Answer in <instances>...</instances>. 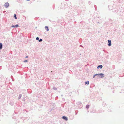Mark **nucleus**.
Returning a JSON list of instances; mask_svg holds the SVG:
<instances>
[{"instance_id":"nucleus-1","label":"nucleus","mask_w":124,"mask_h":124,"mask_svg":"<svg viewBox=\"0 0 124 124\" xmlns=\"http://www.w3.org/2000/svg\"><path fill=\"white\" fill-rule=\"evenodd\" d=\"M8 6H9V4L7 2L5 4V5H4V6H5V7L6 8H8Z\"/></svg>"},{"instance_id":"nucleus-2","label":"nucleus","mask_w":124,"mask_h":124,"mask_svg":"<svg viewBox=\"0 0 124 124\" xmlns=\"http://www.w3.org/2000/svg\"><path fill=\"white\" fill-rule=\"evenodd\" d=\"M108 45L109 46H110L111 45V41L110 40H108Z\"/></svg>"},{"instance_id":"nucleus-3","label":"nucleus","mask_w":124,"mask_h":124,"mask_svg":"<svg viewBox=\"0 0 124 124\" xmlns=\"http://www.w3.org/2000/svg\"><path fill=\"white\" fill-rule=\"evenodd\" d=\"M104 75V74L102 73H101V74H96L94 75V76H96V75H102V77H103V75Z\"/></svg>"},{"instance_id":"nucleus-4","label":"nucleus","mask_w":124,"mask_h":124,"mask_svg":"<svg viewBox=\"0 0 124 124\" xmlns=\"http://www.w3.org/2000/svg\"><path fill=\"white\" fill-rule=\"evenodd\" d=\"M102 65H100L98 66L97 67V68L98 69H99V68H100L101 69L102 68Z\"/></svg>"},{"instance_id":"nucleus-5","label":"nucleus","mask_w":124,"mask_h":124,"mask_svg":"<svg viewBox=\"0 0 124 124\" xmlns=\"http://www.w3.org/2000/svg\"><path fill=\"white\" fill-rule=\"evenodd\" d=\"M45 29H47L46 31H49V29L48 28V27L47 26H46L45 27Z\"/></svg>"},{"instance_id":"nucleus-6","label":"nucleus","mask_w":124,"mask_h":124,"mask_svg":"<svg viewBox=\"0 0 124 124\" xmlns=\"http://www.w3.org/2000/svg\"><path fill=\"white\" fill-rule=\"evenodd\" d=\"M62 118H63V119H65V120H67V118L65 116H63L62 117Z\"/></svg>"},{"instance_id":"nucleus-7","label":"nucleus","mask_w":124,"mask_h":124,"mask_svg":"<svg viewBox=\"0 0 124 124\" xmlns=\"http://www.w3.org/2000/svg\"><path fill=\"white\" fill-rule=\"evenodd\" d=\"M2 47V44L0 43V49H1Z\"/></svg>"},{"instance_id":"nucleus-8","label":"nucleus","mask_w":124,"mask_h":124,"mask_svg":"<svg viewBox=\"0 0 124 124\" xmlns=\"http://www.w3.org/2000/svg\"><path fill=\"white\" fill-rule=\"evenodd\" d=\"M89 84V82L88 81H87L85 83V85L87 84V85H88Z\"/></svg>"},{"instance_id":"nucleus-9","label":"nucleus","mask_w":124,"mask_h":124,"mask_svg":"<svg viewBox=\"0 0 124 124\" xmlns=\"http://www.w3.org/2000/svg\"><path fill=\"white\" fill-rule=\"evenodd\" d=\"M14 17H15V19H16L17 18L16 17V14H14Z\"/></svg>"},{"instance_id":"nucleus-10","label":"nucleus","mask_w":124,"mask_h":124,"mask_svg":"<svg viewBox=\"0 0 124 124\" xmlns=\"http://www.w3.org/2000/svg\"><path fill=\"white\" fill-rule=\"evenodd\" d=\"M89 107V105H87L86 106V108H88Z\"/></svg>"},{"instance_id":"nucleus-11","label":"nucleus","mask_w":124,"mask_h":124,"mask_svg":"<svg viewBox=\"0 0 124 124\" xmlns=\"http://www.w3.org/2000/svg\"><path fill=\"white\" fill-rule=\"evenodd\" d=\"M42 39H40L39 40V42H41V41H42Z\"/></svg>"},{"instance_id":"nucleus-12","label":"nucleus","mask_w":124,"mask_h":124,"mask_svg":"<svg viewBox=\"0 0 124 124\" xmlns=\"http://www.w3.org/2000/svg\"><path fill=\"white\" fill-rule=\"evenodd\" d=\"M11 27H15V26L14 25H12V26H11Z\"/></svg>"},{"instance_id":"nucleus-13","label":"nucleus","mask_w":124,"mask_h":124,"mask_svg":"<svg viewBox=\"0 0 124 124\" xmlns=\"http://www.w3.org/2000/svg\"><path fill=\"white\" fill-rule=\"evenodd\" d=\"M18 24H17V25H16L15 26V27H18Z\"/></svg>"},{"instance_id":"nucleus-14","label":"nucleus","mask_w":124,"mask_h":124,"mask_svg":"<svg viewBox=\"0 0 124 124\" xmlns=\"http://www.w3.org/2000/svg\"><path fill=\"white\" fill-rule=\"evenodd\" d=\"M39 39V38L38 37H37L36 38V39L37 40H38Z\"/></svg>"},{"instance_id":"nucleus-15","label":"nucleus","mask_w":124,"mask_h":124,"mask_svg":"<svg viewBox=\"0 0 124 124\" xmlns=\"http://www.w3.org/2000/svg\"><path fill=\"white\" fill-rule=\"evenodd\" d=\"M27 61V60H25L24 61V62H26Z\"/></svg>"},{"instance_id":"nucleus-16","label":"nucleus","mask_w":124,"mask_h":124,"mask_svg":"<svg viewBox=\"0 0 124 124\" xmlns=\"http://www.w3.org/2000/svg\"><path fill=\"white\" fill-rule=\"evenodd\" d=\"M94 76H94H93V78H94L95 76Z\"/></svg>"},{"instance_id":"nucleus-17","label":"nucleus","mask_w":124,"mask_h":124,"mask_svg":"<svg viewBox=\"0 0 124 124\" xmlns=\"http://www.w3.org/2000/svg\"><path fill=\"white\" fill-rule=\"evenodd\" d=\"M28 57V56H27L26 57V58H27Z\"/></svg>"},{"instance_id":"nucleus-18","label":"nucleus","mask_w":124,"mask_h":124,"mask_svg":"<svg viewBox=\"0 0 124 124\" xmlns=\"http://www.w3.org/2000/svg\"><path fill=\"white\" fill-rule=\"evenodd\" d=\"M100 75L101 76V78H102V75Z\"/></svg>"}]
</instances>
